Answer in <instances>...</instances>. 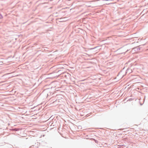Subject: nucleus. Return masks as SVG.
<instances>
[{
    "mask_svg": "<svg viewBox=\"0 0 148 148\" xmlns=\"http://www.w3.org/2000/svg\"><path fill=\"white\" fill-rule=\"evenodd\" d=\"M110 3H106V4H109Z\"/></svg>",
    "mask_w": 148,
    "mask_h": 148,
    "instance_id": "7ed1b4c3",
    "label": "nucleus"
},
{
    "mask_svg": "<svg viewBox=\"0 0 148 148\" xmlns=\"http://www.w3.org/2000/svg\"><path fill=\"white\" fill-rule=\"evenodd\" d=\"M3 18V16L1 14H0V19H1Z\"/></svg>",
    "mask_w": 148,
    "mask_h": 148,
    "instance_id": "f03ea898",
    "label": "nucleus"
},
{
    "mask_svg": "<svg viewBox=\"0 0 148 148\" xmlns=\"http://www.w3.org/2000/svg\"><path fill=\"white\" fill-rule=\"evenodd\" d=\"M14 130L15 131H17L19 130V129L18 128H14Z\"/></svg>",
    "mask_w": 148,
    "mask_h": 148,
    "instance_id": "f257e3e1",
    "label": "nucleus"
}]
</instances>
